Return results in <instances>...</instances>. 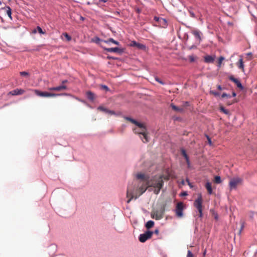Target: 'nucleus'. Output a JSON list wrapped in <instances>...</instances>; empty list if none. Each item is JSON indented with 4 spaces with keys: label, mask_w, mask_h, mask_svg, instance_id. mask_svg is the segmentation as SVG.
Segmentation results:
<instances>
[{
    "label": "nucleus",
    "mask_w": 257,
    "mask_h": 257,
    "mask_svg": "<svg viewBox=\"0 0 257 257\" xmlns=\"http://www.w3.org/2000/svg\"><path fill=\"white\" fill-rule=\"evenodd\" d=\"M164 209L153 210L151 213V216L152 218L156 220H160L163 218Z\"/></svg>",
    "instance_id": "nucleus-6"
},
{
    "label": "nucleus",
    "mask_w": 257,
    "mask_h": 257,
    "mask_svg": "<svg viewBox=\"0 0 257 257\" xmlns=\"http://www.w3.org/2000/svg\"><path fill=\"white\" fill-rule=\"evenodd\" d=\"M214 182L217 184H219L221 182V178L218 176H216L214 178Z\"/></svg>",
    "instance_id": "nucleus-28"
},
{
    "label": "nucleus",
    "mask_w": 257,
    "mask_h": 257,
    "mask_svg": "<svg viewBox=\"0 0 257 257\" xmlns=\"http://www.w3.org/2000/svg\"><path fill=\"white\" fill-rule=\"evenodd\" d=\"M154 225V222L152 220H149L146 223L145 226L147 229H150L153 227Z\"/></svg>",
    "instance_id": "nucleus-23"
},
{
    "label": "nucleus",
    "mask_w": 257,
    "mask_h": 257,
    "mask_svg": "<svg viewBox=\"0 0 257 257\" xmlns=\"http://www.w3.org/2000/svg\"><path fill=\"white\" fill-rule=\"evenodd\" d=\"M184 209V206L183 202H180L177 204L175 210L177 217L179 218H181L183 217Z\"/></svg>",
    "instance_id": "nucleus-8"
},
{
    "label": "nucleus",
    "mask_w": 257,
    "mask_h": 257,
    "mask_svg": "<svg viewBox=\"0 0 257 257\" xmlns=\"http://www.w3.org/2000/svg\"><path fill=\"white\" fill-rule=\"evenodd\" d=\"M104 40H101L97 37H94L91 39L92 42L99 45H101V42H104Z\"/></svg>",
    "instance_id": "nucleus-22"
},
{
    "label": "nucleus",
    "mask_w": 257,
    "mask_h": 257,
    "mask_svg": "<svg viewBox=\"0 0 257 257\" xmlns=\"http://www.w3.org/2000/svg\"><path fill=\"white\" fill-rule=\"evenodd\" d=\"M185 159L186 162L188 161L189 160L188 156H187L186 157H185Z\"/></svg>",
    "instance_id": "nucleus-51"
},
{
    "label": "nucleus",
    "mask_w": 257,
    "mask_h": 257,
    "mask_svg": "<svg viewBox=\"0 0 257 257\" xmlns=\"http://www.w3.org/2000/svg\"><path fill=\"white\" fill-rule=\"evenodd\" d=\"M99 2L105 3V2H107V0H99Z\"/></svg>",
    "instance_id": "nucleus-49"
},
{
    "label": "nucleus",
    "mask_w": 257,
    "mask_h": 257,
    "mask_svg": "<svg viewBox=\"0 0 257 257\" xmlns=\"http://www.w3.org/2000/svg\"><path fill=\"white\" fill-rule=\"evenodd\" d=\"M86 96L88 99L91 101H93L95 98V95L91 91H87L86 92Z\"/></svg>",
    "instance_id": "nucleus-20"
},
{
    "label": "nucleus",
    "mask_w": 257,
    "mask_h": 257,
    "mask_svg": "<svg viewBox=\"0 0 257 257\" xmlns=\"http://www.w3.org/2000/svg\"><path fill=\"white\" fill-rule=\"evenodd\" d=\"M25 91L22 89H16L10 91L9 94L12 95H21L25 93Z\"/></svg>",
    "instance_id": "nucleus-12"
},
{
    "label": "nucleus",
    "mask_w": 257,
    "mask_h": 257,
    "mask_svg": "<svg viewBox=\"0 0 257 257\" xmlns=\"http://www.w3.org/2000/svg\"><path fill=\"white\" fill-rule=\"evenodd\" d=\"M107 58L108 59H114V58H112L111 57H109V56L107 57Z\"/></svg>",
    "instance_id": "nucleus-55"
},
{
    "label": "nucleus",
    "mask_w": 257,
    "mask_h": 257,
    "mask_svg": "<svg viewBox=\"0 0 257 257\" xmlns=\"http://www.w3.org/2000/svg\"><path fill=\"white\" fill-rule=\"evenodd\" d=\"M154 20L156 21V22H159V21H162L163 23H164L165 24L166 23V21H165V19H163V18H158V17H155L154 18Z\"/></svg>",
    "instance_id": "nucleus-29"
},
{
    "label": "nucleus",
    "mask_w": 257,
    "mask_h": 257,
    "mask_svg": "<svg viewBox=\"0 0 257 257\" xmlns=\"http://www.w3.org/2000/svg\"><path fill=\"white\" fill-rule=\"evenodd\" d=\"M137 177L138 179L141 180L140 182L141 186L136 191L133 190L131 186H128L126 194L127 197H130V199L127 201L128 203L134 197L136 199L138 196L141 195L148 188V185L149 183V177L144 174L140 173L137 175Z\"/></svg>",
    "instance_id": "nucleus-1"
},
{
    "label": "nucleus",
    "mask_w": 257,
    "mask_h": 257,
    "mask_svg": "<svg viewBox=\"0 0 257 257\" xmlns=\"http://www.w3.org/2000/svg\"><path fill=\"white\" fill-rule=\"evenodd\" d=\"M242 179L239 177H234L231 178L229 183V186L230 190L236 189V187L241 184Z\"/></svg>",
    "instance_id": "nucleus-5"
},
{
    "label": "nucleus",
    "mask_w": 257,
    "mask_h": 257,
    "mask_svg": "<svg viewBox=\"0 0 257 257\" xmlns=\"http://www.w3.org/2000/svg\"><path fill=\"white\" fill-rule=\"evenodd\" d=\"M224 60V58L222 56H220L218 59V67H220L222 61Z\"/></svg>",
    "instance_id": "nucleus-27"
},
{
    "label": "nucleus",
    "mask_w": 257,
    "mask_h": 257,
    "mask_svg": "<svg viewBox=\"0 0 257 257\" xmlns=\"http://www.w3.org/2000/svg\"><path fill=\"white\" fill-rule=\"evenodd\" d=\"M103 88H104L105 89H106V90H108V87H107L106 86H105V85L103 86Z\"/></svg>",
    "instance_id": "nucleus-54"
},
{
    "label": "nucleus",
    "mask_w": 257,
    "mask_h": 257,
    "mask_svg": "<svg viewBox=\"0 0 257 257\" xmlns=\"http://www.w3.org/2000/svg\"><path fill=\"white\" fill-rule=\"evenodd\" d=\"M214 61V57L208 55L204 57V61L206 63H213Z\"/></svg>",
    "instance_id": "nucleus-18"
},
{
    "label": "nucleus",
    "mask_w": 257,
    "mask_h": 257,
    "mask_svg": "<svg viewBox=\"0 0 257 257\" xmlns=\"http://www.w3.org/2000/svg\"><path fill=\"white\" fill-rule=\"evenodd\" d=\"M220 110L224 113L225 114H228L229 111L228 110L225 109L223 107L221 106L220 107Z\"/></svg>",
    "instance_id": "nucleus-33"
},
{
    "label": "nucleus",
    "mask_w": 257,
    "mask_h": 257,
    "mask_svg": "<svg viewBox=\"0 0 257 257\" xmlns=\"http://www.w3.org/2000/svg\"><path fill=\"white\" fill-rule=\"evenodd\" d=\"M189 59L190 61V62H193L194 61V58L193 56H189Z\"/></svg>",
    "instance_id": "nucleus-40"
},
{
    "label": "nucleus",
    "mask_w": 257,
    "mask_h": 257,
    "mask_svg": "<svg viewBox=\"0 0 257 257\" xmlns=\"http://www.w3.org/2000/svg\"><path fill=\"white\" fill-rule=\"evenodd\" d=\"M192 33L193 34L196 39H197L198 42L200 43V41H201V33L199 30H195L192 31Z\"/></svg>",
    "instance_id": "nucleus-15"
},
{
    "label": "nucleus",
    "mask_w": 257,
    "mask_h": 257,
    "mask_svg": "<svg viewBox=\"0 0 257 257\" xmlns=\"http://www.w3.org/2000/svg\"><path fill=\"white\" fill-rule=\"evenodd\" d=\"M67 82H68V81H67V80H65L63 81L62 82V83L63 84H64V83H67Z\"/></svg>",
    "instance_id": "nucleus-50"
},
{
    "label": "nucleus",
    "mask_w": 257,
    "mask_h": 257,
    "mask_svg": "<svg viewBox=\"0 0 257 257\" xmlns=\"http://www.w3.org/2000/svg\"><path fill=\"white\" fill-rule=\"evenodd\" d=\"M153 234V232L147 231L145 233L141 234L139 236V240L141 242H145L147 239L150 238Z\"/></svg>",
    "instance_id": "nucleus-9"
},
{
    "label": "nucleus",
    "mask_w": 257,
    "mask_h": 257,
    "mask_svg": "<svg viewBox=\"0 0 257 257\" xmlns=\"http://www.w3.org/2000/svg\"><path fill=\"white\" fill-rule=\"evenodd\" d=\"M97 109L101 111L104 112L110 115H118L120 114V112H115L114 111L109 110L102 106H99L97 108Z\"/></svg>",
    "instance_id": "nucleus-10"
},
{
    "label": "nucleus",
    "mask_w": 257,
    "mask_h": 257,
    "mask_svg": "<svg viewBox=\"0 0 257 257\" xmlns=\"http://www.w3.org/2000/svg\"><path fill=\"white\" fill-rule=\"evenodd\" d=\"M170 106L172 107V108L174 110H175V111H177V112H183L184 111V108H183L182 107H179L176 106L173 103H171L170 104Z\"/></svg>",
    "instance_id": "nucleus-17"
},
{
    "label": "nucleus",
    "mask_w": 257,
    "mask_h": 257,
    "mask_svg": "<svg viewBox=\"0 0 257 257\" xmlns=\"http://www.w3.org/2000/svg\"><path fill=\"white\" fill-rule=\"evenodd\" d=\"M189 105V102H188V101H185V102H184V103L183 104L182 107L183 108H186L187 107V106H188Z\"/></svg>",
    "instance_id": "nucleus-37"
},
{
    "label": "nucleus",
    "mask_w": 257,
    "mask_h": 257,
    "mask_svg": "<svg viewBox=\"0 0 257 257\" xmlns=\"http://www.w3.org/2000/svg\"><path fill=\"white\" fill-rule=\"evenodd\" d=\"M237 66L239 69H241L242 71L244 72V69L243 62V60L241 58H240L239 59L238 63H237Z\"/></svg>",
    "instance_id": "nucleus-21"
},
{
    "label": "nucleus",
    "mask_w": 257,
    "mask_h": 257,
    "mask_svg": "<svg viewBox=\"0 0 257 257\" xmlns=\"http://www.w3.org/2000/svg\"><path fill=\"white\" fill-rule=\"evenodd\" d=\"M190 13V14L191 15V16L193 18H195V14L193 13V12H189Z\"/></svg>",
    "instance_id": "nucleus-43"
},
{
    "label": "nucleus",
    "mask_w": 257,
    "mask_h": 257,
    "mask_svg": "<svg viewBox=\"0 0 257 257\" xmlns=\"http://www.w3.org/2000/svg\"><path fill=\"white\" fill-rule=\"evenodd\" d=\"M181 196H186L187 195V193L186 192H184L181 193Z\"/></svg>",
    "instance_id": "nucleus-45"
},
{
    "label": "nucleus",
    "mask_w": 257,
    "mask_h": 257,
    "mask_svg": "<svg viewBox=\"0 0 257 257\" xmlns=\"http://www.w3.org/2000/svg\"><path fill=\"white\" fill-rule=\"evenodd\" d=\"M66 38L67 41H70L71 40V37L67 33H64L63 34Z\"/></svg>",
    "instance_id": "nucleus-30"
},
{
    "label": "nucleus",
    "mask_w": 257,
    "mask_h": 257,
    "mask_svg": "<svg viewBox=\"0 0 257 257\" xmlns=\"http://www.w3.org/2000/svg\"><path fill=\"white\" fill-rule=\"evenodd\" d=\"M20 74L22 76H26V77L29 76V74L28 72H26V71L21 72H20Z\"/></svg>",
    "instance_id": "nucleus-36"
},
{
    "label": "nucleus",
    "mask_w": 257,
    "mask_h": 257,
    "mask_svg": "<svg viewBox=\"0 0 257 257\" xmlns=\"http://www.w3.org/2000/svg\"><path fill=\"white\" fill-rule=\"evenodd\" d=\"M160 177H162V180L164 181V180H168L169 179V175H160L159 176Z\"/></svg>",
    "instance_id": "nucleus-32"
},
{
    "label": "nucleus",
    "mask_w": 257,
    "mask_h": 257,
    "mask_svg": "<svg viewBox=\"0 0 257 257\" xmlns=\"http://www.w3.org/2000/svg\"><path fill=\"white\" fill-rule=\"evenodd\" d=\"M207 139H208V143L210 145L211 144V139L208 137H207Z\"/></svg>",
    "instance_id": "nucleus-46"
},
{
    "label": "nucleus",
    "mask_w": 257,
    "mask_h": 257,
    "mask_svg": "<svg viewBox=\"0 0 257 257\" xmlns=\"http://www.w3.org/2000/svg\"><path fill=\"white\" fill-rule=\"evenodd\" d=\"M156 80L159 83L162 84H164V83L161 81L160 80V79L158 78H155Z\"/></svg>",
    "instance_id": "nucleus-42"
},
{
    "label": "nucleus",
    "mask_w": 257,
    "mask_h": 257,
    "mask_svg": "<svg viewBox=\"0 0 257 257\" xmlns=\"http://www.w3.org/2000/svg\"><path fill=\"white\" fill-rule=\"evenodd\" d=\"M35 93L40 97H55L57 96L61 95V94H57V93H50L46 91H40L38 90L35 89L34 90Z\"/></svg>",
    "instance_id": "nucleus-7"
},
{
    "label": "nucleus",
    "mask_w": 257,
    "mask_h": 257,
    "mask_svg": "<svg viewBox=\"0 0 257 257\" xmlns=\"http://www.w3.org/2000/svg\"><path fill=\"white\" fill-rule=\"evenodd\" d=\"M210 93L213 94L215 96H218L219 94V93L216 92H214V91H210Z\"/></svg>",
    "instance_id": "nucleus-41"
},
{
    "label": "nucleus",
    "mask_w": 257,
    "mask_h": 257,
    "mask_svg": "<svg viewBox=\"0 0 257 257\" xmlns=\"http://www.w3.org/2000/svg\"><path fill=\"white\" fill-rule=\"evenodd\" d=\"M217 88L219 90H221L222 89L221 85H217Z\"/></svg>",
    "instance_id": "nucleus-44"
},
{
    "label": "nucleus",
    "mask_w": 257,
    "mask_h": 257,
    "mask_svg": "<svg viewBox=\"0 0 257 257\" xmlns=\"http://www.w3.org/2000/svg\"><path fill=\"white\" fill-rule=\"evenodd\" d=\"M163 184L164 181L162 180V177H160L159 176H155L149 180L148 188L150 186L153 187L155 188V193L158 194L160 192L161 189L163 187Z\"/></svg>",
    "instance_id": "nucleus-2"
},
{
    "label": "nucleus",
    "mask_w": 257,
    "mask_h": 257,
    "mask_svg": "<svg viewBox=\"0 0 257 257\" xmlns=\"http://www.w3.org/2000/svg\"><path fill=\"white\" fill-rule=\"evenodd\" d=\"M36 29H37V30L38 31V32L40 34H45V32L43 31V30L42 29V28L38 26Z\"/></svg>",
    "instance_id": "nucleus-31"
},
{
    "label": "nucleus",
    "mask_w": 257,
    "mask_h": 257,
    "mask_svg": "<svg viewBox=\"0 0 257 257\" xmlns=\"http://www.w3.org/2000/svg\"><path fill=\"white\" fill-rule=\"evenodd\" d=\"M104 42L105 43H108L109 42H111V43H112L115 45H119V43L118 41H116L115 40H114L112 38H109L108 39V40H105V41H104Z\"/></svg>",
    "instance_id": "nucleus-24"
},
{
    "label": "nucleus",
    "mask_w": 257,
    "mask_h": 257,
    "mask_svg": "<svg viewBox=\"0 0 257 257\" xmlns=\"http://www.w3.org/2000/svg\"><path fill=\"white\" fill-rule=\"evenodd\" d=\"M244 222L243 221L241 222V227L240 229V232L244 228Z\"/></svg>",
    "instance_id": "nucleus-39"
},
{
    "label": "nucleus",
    "mask_w": 257,
    "mask_h": 257,
    "mask_svg": "<svg viewBox=\"0 0 257 257\" xmlns=\"http://www.w3.org/2000/svg\"><path fill=\"white\" fill-rule=\"evenodd\" d=\"M187 164V165H188V167L189 168L190 166V161L189 160L188 161H187L186 162Z\"/></svg>",
    "instance_id": "nucleus-47"
},
{
    "label": "nucleus",
    "mask_w": 257,
    "mask_h": 257,
    "mask_svg": "<svg viewBox=\"0 0 257 257\" xmlns=\"http://www.w3.org/2000/svg\"><path fill=\"white\" fill-rule=\"evenodd\" d=\"M125 119L128 121H130V122H131L132 123L135 124L136 125H137L139 122H138L137 121H136V120L131 118V117H126L125 118Z\"/></svg>",
    "instance_id": "nucleus-25"
},
{
    "label": "nucleus",
    "mask_w": 257,
    "mask_h": 257,
    "mask_svg": "<svg viewBox=\"0 0 257 257\" xmlns=\"http://www.w3.org/2000/svg\"><path fill=\"white\" fill-rule=\"evenodd\" d=\"M131 45L133 46L136 47L140 49L143 50L146 48V46L144 45L137 43V42H136L135 41L132 42Z\"/></svg>",
    "instance_id": "nucleus-16"
},
{
    "label": "nucleus",
    "mask_w": 257,
    "mask_h": 257,
    "mask_svg": "<svg viewBox=\"0 0 257 257\" xmlns=\"http://www.w3.org/2000/svg\"><path fill=\"white\" fill-rule=\"evenodd\" d=\"M155 233L158 234L159 233V230L158 229L155 230Z\"/></svg>",
    "instance_id": "nucleus-53"
},
{
    "label": "nucleus",
    "mask_w": 257,
    "mask_h": 257,
    "mask_svg": "<svg viewBox=\"0 0 257 257\" xmlns=\"http://www.w3.org/2000/svg\"><path fill=\"white\" fill-rule=\"evenodd\" d=\"M205 187L207 190L208 193L211 194L212 193V190L211 183L209 182H207L205 184Z\"/></svg>",
    "instance_id": "nucleus-19"
},
{
    "label": "nucleus",
    "mask_w": 257,
    "mask_h": 257,
    "mask_svg": "<svg viewBox=\"0 0 257 257\" xmlns=\"http://www.w3.org/2000/svg\"><path fill=\"white\" fill-rule=\"evenodd\" d=\"M181 154L182 155V156L185 158V157H186L187 156H188L185 150L183 149H182L181 150Z\"/></svg>",
    "instance_id": "nucleus-34"
},
{
    "label": "nucleus",
    "mask_w": 257,
    "mask_h": 257,
    "mask_svg": "<svg viewBox=\"0 0 257 257\" xmlns=\"http://www.w3.org/2000/svg\"><path fill=\"white\" fill-rule=\"evenodd\" d=\"M221 97L222 98H224V97H227V98H230L231 96L229 94H228L226 93H223L222 95H221Z\"/></svg>",
    "instance_id": "nucleus-38"
},
{
    "label": "nucleus",
    "mask_w": 257,
    "mask_h": 257,
    "mask_svg": "<svg viewBox=\"0 0 257 257\" xmlns=\"http://www.w3.org/2000/svg\"><path fill=\"white\" fill-rule=\"evenodd\" d=\"M236 95V93H235V92H232V96H233V97H235Z\"/></svg>",
    "instance_id": "nucleus-52"
},
{
    "label": "nucleus",
    "mask_w": 257,
    "mask_h": 257,
    "mask_svg": "<svg viewBox=\"0 0 257 257\" xmlns=\"http://www.w3.org/2000/svg\"><path fill=\"white\" fill-rule=\"evenodd\" d=\"M229 80L233 82L237 86V87L240 89H243V86L240 82L236 78H234L232 75L229 76Z\"/></svg>",
    "instance_id": "nucleus-13"
},
{
    "label": "nucleus",
    "mask_w": 257,
    "mask_h": 257,
    "mask_svg": "<svg viewBox=\"0 0 257 257\" xmlns=\"http://www.w3.org/2000/svg\"><path fill=\"white\" fill-rule=\"evenodd\" d=\"M7 14L9 16V17L12 20V11L11 9L9 7H7Z\"/></svg>",
    "instance_id": "nucleus-26"
},
{
    "label": "nucleus",
    "mask_w": 257,
    "mask_h": 257,
    "mask_svg": "<svg viewBox=\"0 0 257 257\" xmlns=\"http://www.w3.org/2000/svg\"><path fill=\"white\" fill-rule=\"evenodd\" d=\"M206 249H205L204 251H203V255L204 256L205 255H206Z\"/></svg>",
    "instance_id": "nucleus-48"
},
{
    "label": "nucleus",
    "mask_w": 257,
    "mask_h": 257,
    "mask_svg": "<svg viewBox=\"0 0 257 257\" xmlns=\"http://www.w3.org/2000/svg\"><path fill=\"white\" fill-rule=\"evenodd\" d=\"M67 89V86L64 85H62L57 87H49L48 90L50 91H59L62 90H65Z\"/></svg>",
    "instance_id": "nucleus-14"
},
{
    "label": "nucleus",
    "mask_w": 257,
    "mask_h": 257,
    "mask_svg": "<svg viewBox=\"0 0 257 257\" xmlns=\"http://www.w3.org/2000/svg\"><path fill=\"white\" fill-rule=\"evenodd\" d=\"M187 257H195V256H194V255L193 254V253L190 250H188L187 251Z\"/></svg>",
    "instance_id": "nucleus-35"
},
{
    "label": "nucleus",
    "mask_w": 257,
    "mask_h": 257,
    "mask_svg": "<svg viewBox=\"0 0 257 257\" xmlns=\"http://www.w3.org/2000/svg\"><path fill=\"white\" fill-rule=\"evenodd\" d=\"M133 131L135 134L143 136V138L141 137V138L144 143H147L149 141L147 133V128L144 123L139 122L136 126L133 128Z\"/></svg>",
    "instance_id": "nucleus-3"
},
{
    "label": "nucleus",
    "mask_w": 257,
    "mask_h": 257,
    "mask_svg": "<svg viewBox=\"0 0 257 257\" xmlns=\"http://www.w3.org/2000/svg\"><path fill=\"white\" fill-rule=\"evenodd\" d=\"M36 32H37L36 30H34L33 33H36Z\"/></svg>",
    "instance_id": "nucleus-56"
},
{
    "label": "nucleus",
    "mask_w": 257,
    "mask_h": 257,
    "mask_svg": "<svg viewBox=\"0 0 257 257\" xmlns=\"http://www.w3.org/2000/svg\"><path fill=\"white\" fill-rule=\"evenodd\" d=\"M202 198L201 194L199 195L198 198L194 201V206L199 212V216L202 217L203 216V206H202Z\"/></svg>",
    "instance_id": "nucleus-4"
},
{
    "label": "nucleus",
    "mask_w": 257,
    "mask_h": 257,
    "mask_svg": "<svg viewBox=\"0 0 257 257\" xmlns=\"http://www.w3.org/2000/svg\"><path fill=\"white\" fill-rule=\"evenodd\" d=\"M104 49L108 52H115V53H121L123 52V49L119 48L118 47L104 48Z\"/></svg>",
    "instance_id": "nucleus-11"
}]
</instances>
